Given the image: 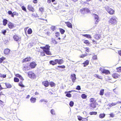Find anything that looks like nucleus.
Listing matches in <instances>:
<instances>
[{
    "label": "nucleus",
    "instance_id": "1",
    "mask_svg": "<svg viewBox=\"0 0 121 121\" xmlns=\"http://www.w3.org/2000/svg\"><path fill=\"white\" fill-rule=\"evenodd\" d=\"M50 46L48 45L47 44L44 47H41L40 48L43 49V52H42L40 53V55L42 56H45L44 52L47 55H52L51 52L49 50Z\"/></svg>",
    "mask_w": 121,
    "mask_h": 121
},
{
    "label": "nucleus",
    "instance_id": "2",
    "mask_svg": "<svg viewBox=\"0 0 121 121\" xmlns=\"http://www.w3.org/2000/svg\"><path fill=\"white\" fill-rule=\"evenodd\" d=\"M105 8L108 13L110 15H113L114 14V10L110 8L108 6H106L105 7Z\"/></svg>",
    "mask_w": 121,
    "mask_h": 121
},
{
    "label": "nucleus",
    "instance_id": "3",
    "mask_svg": "<svg viewBox=\"0 0 121 121\" xmlns=\"http://www.w3.org/2000/svg\"><path fill=\"white\" fill-rule=\"evenodd\" d=\"M109 24H115L117 22L116 18L115 16L111 17L108 21Z\"/></svg>",
    "mask_w": 121,
    "mask_h": 121
},
{
    "label": "nucleus",
    "instance_id": "4",
    "mask_svg": "<svg viewBox=\"0 0 121 121\" xmlns=\"http://www.w3.org/2000/svg\"><path fill=\"white\" fill-rule=\"evenodd\" d=\"M28 77L32 79H35L36 76L33 71H30L28 72L27 73Z\"/></svg>",
    "mask_w": 121,
    "mask_h": 121
},
{
    "label": "nucleus",
    "instance_id": "5",
    "mask_svg": "<svg viewBox=\"0 0 121 121\" xmlns=\"http://www.w3.org/2000/svg\"><path fill=\"white\" fill-rule=\"evenodd\" d=\"M92 14L94 18L95 24H97L100 20L98 15L95 13H92Z\"/></svg>",
    "mask_w": 121,
    "mask_h": 121
},
{
    "label": "nucleus",
    "instance_id": "6",
    "mask_svg": "<svg viewBox=\"0 0 121 121\" xmlns=\"http://www.w3.org/2000/svg\"><path fill=\"white\" fill-rule=\"evenodd\" d=\"M80 12L81 13L84 14L86 13L90 12V10L88 8H84L80 9Z\"/></svg>",
    "mask_w": 121,
    "mask_h": 121
},
{
    "label": "nucleus",
    "instance_id": "7",
    "mask_svg": "<svg viewBox=\"0 0 121 121\" xmlns=\"http://www.w3.org/2000/svg\"><path fill=\"white\" fill-rule=\"evenodd\" d=\"M13 38L14 41L17 42L20 41L21 39V37L17 34L13 35Z\"/></svg>",
    "mask_w": 121,
    "mask_h": 121
},
{
    "label": "nucleus",
    "instance_id": "8",
    "mask_svg": "<svg viewBox=\"0 0 121 121\" xmlns=\"http://www.w3.org/2000/svg\"><path fill=\"white\" fill-rule=\"evenodd\" d=\"M121 74L116 72H114L112 74V76L113 78L116 79L120 78V77Z\"/></svg>",
    "mask_w": 121,
    "mask_h": 121
},
{
    "label": "nucleus",
    "instance_id": "9",
    "mask_svg": "<svg viewBox=\"0 0 121 121\" xmlns=\"http://www.w3.org/2000/svg\"><path fill=\"white\" fill-rule=\"evenodd\" d=\"M37 65V64L35 62L33 61L30 62L29 65V66L31 69L35 68Z\"/></svg>",
    "mask_w": 121,
    "mask_h": 121
},
{
    "label": "nucleus",
    "instance_id": "10",
    "mask_svg": "<svg viewBox=\"0 0 121 121\" xmlns=\"http://www.w3.org/2000/svg\"><path fill=\"white\" fill-rule=\"evenodd\" d=\"M42 84L45 87H48L49 85V83L47 80H44L42 82Z\"/></svg>",
    "mask_w": 121,
    "mask_h": 121
},
{
    "label": "nucleus",
    "instance_id": "11",
    "mask_svg": "<svg viewBox=\"0 0 121 121\" xmlns=\"http://www.w3.org/2000/svg\"><path fill=\"white\" fill-rule=\"evenodd\" d=\"M101 71L103 73H104L106 75L110 74L111 73V72L109 70L104 69L101 70Z\"/></svg>",
    "mask_w": 121,
    "mask_h": 121
},
{
    "label": "nucleus",
    "instance_id": "12",
    "mask_svg": "<svg viewBox=\"0 0 121 121\" xmlns=\"http://www.w3.org/2000/svg\"><path fill=\"white\" fill-rule=\"evenodd\" d=\"M31 60V58L30 57H27L23 59L22 62L23 63L28 62L30 61Z\"/></svg>",
    "mask_w": 121,
    "mask_h": 121
},
{
    "label": "nucleus",
    "instance_id": "13",
    "mask_svg": "<svg viewBox=\"0 0 121 121\" xmlns=\"http://www.w3.org/2000/svg\"><path fill=\"white\" fill-rule=\"evenodd\" d=\"M70 78L72 80V82H74L76 79L75 74L74 73L71 74L70 76Z\"/></svg>",
    "mask_w": 121,
    "mask_h": 121
},
{
    "label": "nucleus",
    "instance_id": "14",
    "mask_svg": "<svg viewBox=\"0 0 121 121\" xmlns=\"http://www.w3.org/2000/svg\"><path fill=\"white\" fill-rule=\"evenodd\" d=\"M4 96V95L3 94L2 92H0V99H3ZM4 103V102L0 100V104H3V103Z\"/></svg>",
    "mask_w": 121,
    "mask_h": 121
},
{
    "label": "nucleus",
    "instance_id": "15",
    "mask_svg": "<svg viewBox=\"0 0 121 121\" xmlns=\"http://www.w3.org/2000/svg\"><path fill=\"white\" fill-rule=\"evenodd\" d=\"M97 103H91L89 104V106L92 109H94L96 107Z\"/></svg>",
    "mask_w": 121,
    "mask_h": 121
},
{
    "label": "nucleus",
    "instance_id": "16",
    "mask_svg": "<svg viewBox=\"0 0 121 121\" xmlns=\"http://www.w3.org/2000/svg\"><path fill=\"white\" fill-rule=\"evenodd\" d=\"M49 64L52 65H54L57 64L56 59H55L54 60H50L49 62Z\"/></svg>",
    "mask_w": 121,
    "mask_h": 121
},
{
    "label": "nucleus",
    "instance_id": "17",
    "mask_svg": "<svg viewBox=\"0 0 121 121\" xmlns=\"http://www.w3.org/2000/svg\"><path fill=\"white\" fill-rule=\"evenodd\" d=\"M8 26L9 28L10 29H13L15 27L13 24L11 22H9L8 23Z\"/></svg>",
    "mask_w": 121,
    "mask_h": 121
},
{
    "label": "nucleus",
    "instance_id": "18",
    "mask_svg": "<svg viewBox=\"0 0 121 121\" xmlns=\"http://www.w3.org/2000/svg\"><path fill=\"white\" fill-rule=\"evenodd\" d=\"M10 50L8 48H6L4 49V53L5 55H9L10 53Z\"/></svg>",
    "mask_w": 121,
    "mask_h": 121
},
{
    "label": "nucleus",
    "instance_id": "19",
    "mask_svg": "<svg viewBox=\"0 0 121 121\" xmlns=\"http://www.w3.org/2000/svg\"><path fill=\"white\" fill-rule=\"evenodd\" d=\"M28 9L30 11L33 12L34 11V8L30 4H29L27 7Z\"/></svg>",
    "mask_w": 121,
    "mask_h": 121
},
{
    "label": "nucleus",
    "instance_id": "20",
    "mask_svg": "<svg viewBox=\"0 0 121 121\" xmlns=\"http://www.w3.org/2000/svg\"><path fill=\"white\" fill-rule=\"evenodd\" d=\"M39 12H40V13L41 15L42 14L45 12L44 8L42 7H40L39 8Z\"/></svg>",
    "mask_w": 121,
    "mask_h": 121
},
{
    "label": "nucleus",
    "instance_id": "21",
    "mask_svg": "<svg viewBox=\"0 0 121 121\" xmlns=\"http://www.w3.org/2000/svg\"><path fill=\"white\" fill-rule=\"evenodd\" d=\"M57 63L59 65H61L64 62V61L62 59H56Z\"/></svg>",
    "mask_w": 121,
    "mask_h": 121
},
{
    "label": "nucleus",
    "instance_id": "22",
    "mask_svg": "<svg viewBox=\"0 0 121 121\" xmlns=\"http://www.w3.org/2000/svg\"><path fill=\"white\" fill-rule=\"evenodd\" d=\"M65 23L66 24L67 26L70 28H72V24L69 22H65Z\"/></svg>",
    "mask_w": 121,
    "mask_h": 121
},
{
    "label": "nucleus",
    "instance_id": "23",
    "mask_svg": "<svg viewBox=\"0 0 121 121\" xmlns=\"http://www.w3.org/2000/svg\"><path fill=\"white\" fill-rule=\"evenodd\" d=\"M89 102L90 103H97L96 100L94 98H91L90 99Z\"/></svg>",
    "mask_w": 121,
    "mask_h": 121
},
{
    "label": "nucleus",
    "instance_id": "24",
    "mask_svg": "<svg viewBox=\"0 0 121 121\" xmlns=\"http://www.w3.org/2000/svg\"><path fill=\"white\" fill-rule=\"evenodd\" d=\"M89 61L88 60H86L82 63L83 65V66L85 67L89 63Z\"/></svg>",
    "mask_w": 121,
    "mask_h": 121
},
{
    "label": "nucleus",
    "instance_id": "25",
    "mask_svg": "<svg viewBox=\"0 0 121 121\" xmlns=\"http://www.w3.org/2000/svg\"><path fill=\"white\" fill-rule=\"evenodd\" d=\"M101 37V35L100 34H95L94 36L95 38L97 40H98L100 39Z\"/></svg>",
    "mask_w": 121,
    "mask_h": 121
},
{
    "label": "nucleus",
    "instance_id": "26",
    "mask_svg": "<svg viewBox=\"0 0 121 121\" xmlns=\"http://www.w3.org/2000/svg\"><path fill=\"white\" fill-rule=\"evenodd\" d=\"M82 41H83L84 43L86 44L87 45H89L90 44V42L87 40L83 39L82 40Z\"/></svg>",
    "mask_w": 121,
    "mask_h": 121
},
{
    "label": "nucleus",
    "instance_id": "27",
    "mask_svg": "<svg viewBox=\"0 0 121 121\" xmlns=\"http://www.w3.org/2000/svg\"><path fill=\"white\" fill-rule=\"evenodd\" d=\"M36 99L35 98L31 97L30 99L31 102L32 103H34L36 102Z\"/></svg>",
    "mask_w": 121,
    "mask_h": 121
},
{
    "label": "nucleus",
    "instance_id": "28",
    "mask_svg": "<svg viewBox=\"0 0 121 121\" xmlns=\"http://www.w3.org/2000/svg\"><path fill=\"white\" fill-rule=\"evenodd\" d=\"M5 84L6 87V88H5L6 89V88H11L12 87V85L9 83L5 82Z\"/></svg>",
    "mask_w": 121,
    "mask_h": 121
},
{
    "label": "nucleus",
    "instance_id": "29",
    "mask_svg": "<svg viewBox=\"0 0 121 121\" xmlns=\"http://www.w3.org/2000/svg\"><path fill=\"white\" fill-rule=\"evenodd\" d=\"M94 76L95 77L101 80H102L103 79V78L102 76H99L98 74H95Z\"/></svg>",
    "mask_w": 121,
    "mask_h": 121
},
{
    "label": "nucleus",
    "instance_id": "30",
    "mask_svg": "<svg viewBox=\"0 0 121 121\" xmlns=\"http://www.w3.org/2000/svg\"><path fill=\"white\" fill-rule=\"evenodd\" d=\"M82 35L88 39H91V35L89 34H82Z\"/></svg>",
    "mask_w": 121,
    "mask_h": 121
},
{
    "label": "nucleus",
    "instance_id": "31",
    "mask_svg": "<svg viewBox=\"0 0 121 121\" xmlns=\"http://www.w3.org/2000/svg\"><path fill=\"white\" fill-rule=\"evenodd\" d=\"M49 85L51 87H54L56 86V84L53 82L51 81L49 82Z\"/></svg>",
    "mask_w": 121,
    "mask_h": 121
},
{
    "label": "nucleus",
    "instance_id": "32",
    "mask_svg": "<svg viewBox=\"0 0 121 121\" xmlns=\"http://www.w3.org/2000/svg\"><path fill=\"white\" fill-rule=\"evenodd\" d=\"M8 20L6 19H3V24L4 26H6Z\"/></svg>",
    "mask_w": 121,
    "mask_h": 121
},
{
    "label": "nucleus",
    "instance_id": "33",
    "mask_svg": "<svg viewBox=\"0 0 121 121\" xmlns=\"http://www.w3.org/2000/svg\"><path fill=\"white\" fill-rule=\"evenodd\" d=\"M59 30L61 34H63L65 32V30L62 28H59Z\"/></svg>",
    "mask_w": 121,
    "mask_h": 121
},
{
    "label": "nucleus",
    "instance_id": "34",
    "mask_svg": "<svg viewBox=\"0 0 121 121\" xmlns=\"http://www.w3.org/2000/svg\"><path fill=\"white\" fill-rule=\"evenodd\" d=\"M116 69L118 73H121V66H119L116 68Z\"/></svg>",
    "mask_w": 121,
    "mask_h": 121
},
{
    "label": "nucleus",
    "instance_id": "35",
    "mask_svg": "<svg viewBox=\"0 0 121 121\" xmlns=\"http://www.w3.org/2000/svg\"><path fill=\"white\" fill-rule=\"evenodd\" d=\"M23 70L25 71H27L30 69V68L28 66H24L23 68Z\"/></svg>",
    "mask_w": 121,
    "mask_h": 121
},
{
    "label": "nucleus",
    "instance_id": "36",
    "mask_svg": "<svg viewBox=\"0 0 121 121\" xmlns=\"http://www.w3.org/2000/svg\"><path fill=\"white\" fill-rule=\"evenodd\" d=\"M104 89L101 90L100 91L99 95L101 96L103 95L104 94Z\"/></svg>",
    "mask_w": 121,
    "mask_h": 121
},
{
    "label": "nucleus",
    "instance_id": "37",
    "mask_svg": "<svg viewBox=\"0 0 121 121\" xmlns=\"http://www.w3.org/2000/svg\"><path fill=\"white\" fill-rule=\"evenodd\" d=\"M42 16V17H43V18H38L39 19V20H45L46 21H47V20L45 19H44V18H45L46 17V13H45V14L44 16L43 15V16Z\"/></svg>",
    "mask_w": 121,
    "mask_h": 121
},
{
    "label": "nucleus",
    "instance_id": "38",
    "mask_svg": "<svg viewBox=\"0 0 121 121\" xmlns=\"http://www.w3.org/2000/svg\"><path fill=\"white\" fill-rule=\"evenodd\" d=\"M18 13H17L16 12H14L13 13V14L12 15H11V16L13 17L14 15L18 16Z\"/></svg>",
    "mask_w": 121,
    "mask_h": 121
},
{
    "label": "nucleus",
    "instance_id": "39",
    "mask_svg": "<svg viewBox=\"0 0 121 121\" xmlns=\"http://www.w3.org/2000/svg\"><path fill=\"white\" fill-rule=\"evenodd\" d=\"M105 116V114L104 113L100 114L99 115V117L101 118H103Z\"/></svg>",
    "mask_w": 121,
    "mask_h": 121
},
{
    "label": "nucleus",
    "instance_id": "40",
    "mask_svg": "<svg viewBox=\"0 0 121 121\" xmlns=\"http://www.w3.org/2000/svg\"><path fill=\"white\" fill-rule=\"evenodd\" d=\"M32 29L30 28H29L27 31V34H28L30 35L32 34Z\"/></svg>",
    "mask_w": 121,
    "mask_h": 121
},
{
    "label": "nucleus",
    "instance_id": "41",
    "mask_svg": "<svg viewBox=\"0 0 121 121\" xmlns=\"http://www.w3.org/2000/svg\"><path fill=\"white\" fill-rule=\"evenodd\" d=\"M48 102L47 100H46L44 99H42L39 101V102L40 103H42L43 102H44V103L46 104V103Z\"/></svg>",
    "mask_w": 121,
    "mask_h": 121
},
{
    "label": "nucleus",
    "instance_id": "42",
    "mask_svg": "<svg viewBox=\"0 0 121 121\" xmlns=\"http://www.w3.org/2000/svg\"><path fill=\"white\" fill-rule=\"evenodd\" d=\"M6 59V58L3 56H2L0 58V63H1L4 60Z\"/></svg>",
    "mask_w": 121,
    "mask_h": 121
},
{
    "label": "nucleus",
    "instance_id": "43",
    "mask_svg": "<svg viewBox=\"0 0 121 121\" xmlns=\"http://www.w3.org/2000/svg\"><path fill=\"white\" fill-rule=\"evenodd\" d=\"M97 114V112H90L89 113V114L91 115H96Z\"/></svg>",
    "mask_w": 121,
    "mask_h": 121
},
{
    "label": "nucleus",
    "instance_id": "44",
    "mask_svg": "<svg viewBox=\"0 0 121 121\" xmlns=\"http://www.w3.org/2000/svg\"><path fill=\"white\" fill-rule=\"evenodd\" d=\"M97 59V58L96 55H94L93 56L92 58V60H96Z\"/></svg>",
    "mask_w": 121,
    "mask_h": 121
},
{
    "label": "nucleus",
    "instance_id": "45",
    "mask_svg": "<svg viewBox=\"0 0 121 121\" xmlns=\"http://www.w3.org/2000/svg\"><path fill=\"white\" fill-rule=\"evenodd\" d=\"M81 97L83 99H86L87 98V96L85 94H82L81 95Z\"/></svg>",
    "mask_w": 121,
    "mask_h": 121
},
{
    "label": "nucleus",
    "instance_id": "46",
    "mask_svg": "<svg viewBox=\"0 0 121 121\" xmlns=\"http://www.w3.org/2000/svg\"><path fill=\"white\" fill-rule=\"evenodd\" d=\"M14 81L15 82H18L19 81V79L15 77L14 79Z\"/></svg>",
    "mask_w": 121,
    "mask_h": 121
},
{
    "label": "nucleus",
    "instance_id": "47",
    "mask_svg": "<svg viewBox=\"0 0 121 121\" xmlns=\"http://www.w3.org/2000/svg\"><path fill=\"white\" fill-rule=\"evenodd\" d=\"M18 85L19 86L22 87H25V86L23 85L22 83V82H20L18 84Z\"/></svg>",
    "mask_w": 121,
    "mask_h": 121
},
{
    "label": "nucleus",
    "instance_id": "48",
    "mask_svg": "<svg viewBox=\"0 0 121 121\" xmlns=\"http://www.w3.org/2000/svg\"><path fill=\"white\" fill-rule=\"evenodd\" d=\"M85 49L86 51L87 52H90V48L88 47H86L84 48Z\"/></svg>",
    "mask_w": 121,
    "mask_h": 121
},
{
    "label": "nucleus",
    "instance_id": "49",
    "mask_svg": "<svg viewBox=\"0 0 121 121\" xmlns=\"http://www.w3.org/2000/svg\"><path fill=\"white\" fill-rule=\"evenodd\" d=\"M74 104V102L73 101H71L70 102L69 105L71 107H72L73 105Z\"/></svg>",
    "mask_w": 121,
    "mask_h": 121
},
{
    "label": "nucleus",
    "instance_id": "50",
    "mask_svg": "<svg viewBox=\"0 0 121 121\" xmlns=\"http://www.w3.org/2000/svg\"><path fill=\"white\" fill-rule=\"evenodd\" d=\"M57 67L60 68H62L63 69L65 68V66L64 65H62L61 66L58 65L57 66Z\"/></svg>",
    "mask_w": 121,
    "mask_h": 121
},
{
    "label": "nucleus",
    "instance_id": "51",
    "mask_svg": "<svg viewBox=\"0 0 121 121\" xmlns=\"http://www.w3.org/2000/svg\"><path fill=\"white\" fill-rule=\"evenodd\" d=\"M51 29L53 31H54L56 29V27L55 26H53L51 27Z\"/></svg>",
    "mask_w": 121,
    "mask_h": 121
},
{
    "label": "nucleus",
    "instance_id": "52",
    "mask_svg": "<svg viewBox=\"0 0 121 121\" xmlns=\"http://www.w3.org/2000/svg\"><path fill=\"white\" fill-rule=\"evenodd\" d=\"M78 118V120L79 121H81L82 119H83V118L82 117H81L80 116H77Z\"/></svg>",
    "mask_w": 121,
    "mask_h": 121
},
{
    "label": "nucleus",
    "instance_id": "53",
    "mask_svg": "<svg viewBox=\"0 0 121 121\" xmlns=\"http://www.w3.org/2000/svg\"><path fill=\"white\" fill-rule=\"evenodd\" d=\"M50 112L51 114L52 115H55V113L54 110L52 109L51 110Z\"/></svg>",
    "mask_w": 121,
    "mask_h": 121
},
{
    "label": "nucleus",
    "instance_id": "54",
    "mask_svg": "<svg viewBox=\"0 0 121 121\" xmlns=\"http://www.w3.org/2000/svg\"><path fill=\"white\" fill-rule=\"evenodd\" d=\"M7 31L6 30H2L1 32L4 35H5V34L6 33Z\"/></svg>",
    "mask_w": 121,
    "mask_h": 121
},
{
    "label": "nucleus",
    "instance_id": "55",
    "mask_svg": "<svg viewBox=\"0 0 121 121\" xmlns=\"http://www.w3.org/2000/svg\"><path fill=\"white\" fill-rule=\"evenodd\" d=\"M110 93L107 92L105 94V96L106 97H109L110 96Z\"/></svg>",
    "mask_w": 121,
    "mask_h": 121
},
{
    "label": "nucleus",
    "instance_id": "56",
    "mask_svg": "<svg viewBox=\"0 0 121 121\" xmlns=\"http://www.w3.org/2000/svg\"><path fill=\"white\" fill-rule=\"evenodd\" d=\"M66 96L69 98L71 97L72 96L71 94L70 93H67L66 95Z\"/></svg>",
    "mask_w": 121,
    "mask_h": 121
},
{
    "label": "nucleus",
    "instance_id": "57",
    "mask_svg": "<svg viewBox=\"0 0 121 121\" xmlns=\"http://www.w3.org/2000/svg\"><path fill=\"white\" fill-rule=\"evenodd\" d=\"M55 36L57 37L59 36L60 35V34L59 32H56L55 33Z\"/></svg>",
    "mask_w": 121,
    "mask_h": 121
},
{
    "label": "nucleus",
    "instance_id": "58",
    "mask_svg": "<svg viewBox=\"0 0 121 121\" xmlns=\"http://www.w3.org/2000/svg\"><path fill=\"white\" fill-rule=\"evenodd\" d=\"M22 9V10H24V11L26 12V10L25 7L24 6H22L21 7Z\"/></svg>",
    "mask_w": 121,
    "mask_h": 121
},
{
    "label": "nucleus",
    "instance_id": "59",
    "mask_svg": "<svg viewBox=\"0 0 121 121\" xmlns=\"http://www.w3.org/2000/svg\"><path fill=\"white\" fill-rule=\"evenodd\" d=\"M76 89L78 90H80L81 89V87L80 86H78L76 87Z\"/></svg>",
    "mask_w": 121,
    "mask_h": 121
},
{
    "label": "nucleus",
    "instance_id": "60",
    "mask_svg": "<svg viewBox=\"0 0 121 121\" xmlns=\"http://www.w3.org/2000/svg\"><path fill=\"white\" fill-rule=\"evenodd\" d=\"M6 74H2L0 76V77L2 78H6Z\"/></svg>",
    "mask_w": 121,
    "mask_h": 121
},
{
    "label": "nucleus",
    "instance_id": "61",
    "mask_svg": "<svg viewBox=\"0 0 121 121\" xmlns=\"http://www.w3.org/2000/svg\"><path fill=\"white\" fill-rule=\"evenodd\" d=\"M52 42L53 43H54L55 44H57V42H56V41L55 39H53L52 41Z\"/></svg>",
    "mask_w": 121,
    "mask_h": 121
},
{
    "label": "nucleus",
    "instance_id": "62",
    "mask_svg": "<svg viewBox=\"0 0 121 121\" xmlns=\"http://www.w3.org/2000/svg\"><path fill=\"white\" fill-rule=\"evenodd\" d=\"M88 117H87L86 118H83V120H82V121H88V119L87 118Z\"/></svg>",
    "mask_w": 121,
    "mask_h": 121
},
{
    "label": "nucleus",
    "instance_id": "63",
    "mask_svg": "<svg viewBox=\"0 0 121 121\" xmlns=\"http://www.w3.org/2000/svg\"><path fill=\"white\" fill-rule=\"evenodd\" d=\"M117 103H112L110 104V105L112 106H114L116 105L117 104Z\"/></svg>",
    "mask_w": 121,
    "mask_h": 121
},
{
    "label": "nucleus",
    "instance_id": "64",
    "mask_svg": "<svg viewBox=\"0 0 121 121\" xmlns=\"http://www.w3.org/2000/svg\"><path fill=\"white\" fill-rule=\"evenodd\" d=\"M118 54L121 56V50L118 51Z\"/></svg>",
    "mask_w": 121,
    "mask_h": 121
}]
</instances>
